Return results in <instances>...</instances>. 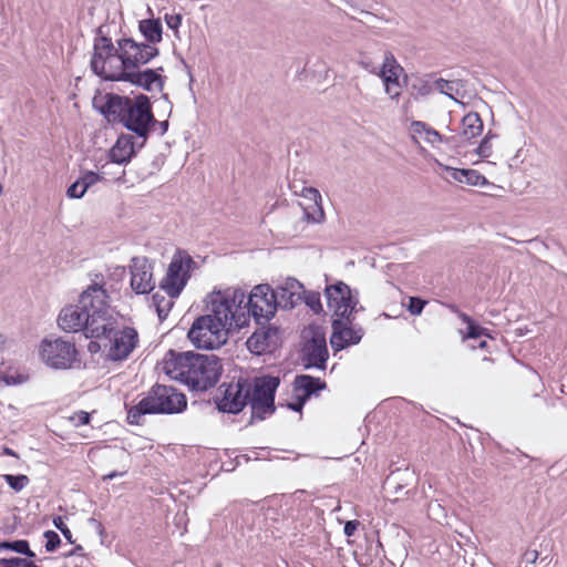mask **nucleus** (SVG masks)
Wrapping results in <instances>:
<instances>
[{"instance_id":"nucleus-1","label":"nucleus","mask_w":567,"mask_h":567,"mask_svg":"<svg viewBox=\"0 0 567 567\" xmlns=\"http://www.w3.org/2000/svg\"><path fill=\"white\" fill-rule=\"evenodd\" d=\"M103 104H97V97L93 99V106L107 120L118 122L127 131L143 138L142 147L150 133L155 127L157 120L153 113L151 97L140 93L134 97L106 93L103 96Z\"/></svg>"},{"instance_id":"nucleus-2","label":"nucleus","mask_w":567,"mask_h":567,"mask_svg":"<svg viewBox=\"0 0 567 567\" xmlns=\"http://www.w3.org/2000/svg\"><path fill=\"white\" fill-rule=\"evenodd\" d=\"M279 384L280 378L270 374L255 378L252 384L249 381L247 405L251 408V415L248 425L276 412L275 398Z\"/></svg>"},{"instance_id":"nucleus-3","label":"nucleus","mask_w":567,"mask_h":567,"mask_svg":"<svg viewBox=\"0 0 567 567\" xmlns=\"http://www.w3.org/2000/svg\"><path fill=\"white\" fill-rule=\"evenodd\" d=\"M223 364L215 354H200L195 352L190 370H186L185 385L192 391H207L220 379Z\"/></svg>"},{"instance_id":"nucleus-4","label":"nucleus","mask_w":567,"mask_h":567,"mask_svg":"<svg viewBox=\"0 0 567 567\" xmlns=\"http://www.w3.org/2000/svg\"><path fill=\"white\" fill-rule=\"evenodd\" d=\"M116 43L121 47V53L115 65H111L112 72L141 69L159 54L157 47L137 42L133 38L123 37Z\"/></svg>"},{"instance_id":"nucleus-5","label":"nucleus","mask_w":567,"mask_h":567,"mask_svg":"<svg viewBox=\"0 0 567 567\" xmlns=\"http://www.w3.org/2000/svg\"><path fill=\"white\" fill-rule=\"evenodd\" d=\"M229 328L217 326L209 315L197 317L192 323L187 338L196 349L214 350L228 340Z\"/></svg>"},{"instance_id":"nucleus-6","label":"nucleus","mask_w":567,"mask_h":567,"mask_svg":"<svg viewBox=\"0 0 567 567\" xmlns=\"http://www.w3.org/2000/svg\"><path fill=\"white\" fill-rule=\"evenodd\" d=\"M121 47L113 43L112 38L104 32V25L95 29L93 41V53L90 61L91 71L102 80L106 81L112 73L111 65H115L120 56Z\"/></svg>"},{"instance_id":"nucleus-7","label":"nucleus","mask_w":567,"mask_h":567,"mask_svg":"<svg viewBox=\"0 0 567 567\" xmlns=\"http://www.w3.org/2000/svg\"><path fill=\"white\" fill-rule=\"evenodd\" d=\"M58 324L64 331H83L89 339L106 336L105 333L111 331L110 328L99 324L94 318H91V315L85 311L80 301L78 305L68 306L61 310Z\"/></svg>"},{"instance_id":"nucleus-8","label":"nucleus","mask_w":567,"mask_h":567,"mask_svg":"<svg viewBox=\"0 0 567 567\" xmlns=\"http://www.w3.org/2000/svg\"><path fill=\"white\" fill-rule=\"evenodd\" d=\"M40 355L43 362L55 370L71 369L78 361L74 342L63 338L47 337L41 341Z\"/></svg>"},{"instance_id":"nucleus-9","label":"nucleus","mask_w":567,"mask_h":567,"mask_svg":"<svg viewBox=\"0 0 567 567\" xmlns=\"http://www.w3.org/2000/svg\"><path fill=\"white\" fill-rule=\"evenodd\" d=\"M249 380L238 378L231 382H223L217 393L213 396V402L220 413L239 414L247 405Z\"/></svg>"},{"instance_id":"nucleus-10","label":"nucleus","mask_w":567,"mask_h":567,"mask_svg":"<svg viewBox=\"0 0 567 567\" xmlns=\"http://www.w3.org/2000/svg\"><path fill=\"white\" fill-rule=\"evenodd\" d=\"M196 265L194 259L185 251L177 250L174 255L166 276L159 282V288L165 290L168 297L177 298L186 286L190 269Z\"/></svg>"},{"instance_id":"nucleus-11","label":"nucleus","mask_w":567,"mask_h":567,"mask_svg":"<svg viewBox=\"0 0 567 567\" xmlns=\"http://www.w3.org/2000/svg\"><path fill=\"white\" fill-rule=\"evenodd\" d=\"M154 414H176L187 408V398L173 386L156 383L144 396Z\"/></svg>"},{"instance_id":"nucleus-12","label":"nucleus","mask_w":567,"mask_h":567,"mask_svg":"<svg viewBox=\"0 0 567 567\" xmlns=\"http://www.w3.org/2000/svg\"><path fill=\"white\" fill-rule=\"evenodd\" d=\"M101 326H106L111 331L105 333L106 336L94 337L93 339L104 340V349H110L109 358L112 361L126 359L136 347L138 340L136 330L131 327H124L122 331H117L112 321L101 323Z\"/></svg>"},{"instance_id":"nucleus-13","label":"nucleus","mask_w":567,"mask_h":567,"mask_svg":"<svg viewBox=\"0 0 567 567\" xmlns=\"http://www.w3.org/2000/svg\"><path fill=\"white\" fill-rule=\"evenodd\" d=\"M276 296L268 284H260L252 288L245 303L249 315L257 324L268 323L276 315Z\"/></svg>"},{"instance_id":"nucleus-14","label":"nucleus","mask_w":567,"mask_h":567,"mask_svg":"<svg viewBox=\"0 0 567 567\" xmlns=\"http://www.w3.org/2000/svg\"><path fill=\"white\" fill-rule=\"evenodd\" d=\"M310 338L301 347V361L305 369L317 368L326 370L329 359V351L326 333L319 326H310Z\"/></svg>"},{"instance_id":"nucleus-15","label":"nucleus","mask_w":567,"mask_h":567,"mask_svg":"<svg viewBox=\"0 0 567 567\" xmlns=\"http://www.w3.org/2000/svg\"><path fill=\"white\" fill-rule=\"evenodd\" d=\"M163 72V66L145 70L136 69L132 71L121 70L118 72L110 73L106 81L128 82L132 85L141 87L147 92L153 91L154 86H156L157 90L162 92L166 82V76L162 74Z\"/></svg>"},{"instance_id":"nucleus-16","label":"nucleus","mask_w":567,"mask_h":567,"mask_svg":"<svg viewBox=\"0 0 567 567\" xmlns=\"http://www.w3.org/2000/svg\"><path fill=\"white\" fill-rule=\"evenodd\" d=\"M109 299L110 296L106 289L103 285L97 282L90 285L79 298L80 305H83L85 311L89 312L91 318H94L99 324L106 323L112 319L109 315Z\"/></svg>"},{"instance_id":"nucleus-17","label":"nucleus","mask_w":567,"mask_h":567,"mask_svg":"<svg viewBox=\"0 0 567 567\" xmlns=\"http://www.w3.org/2000/svg\"><path fill=\"white\" fill-rule=\"evenodd\" d=\"M327 306L332 311H339L341 308L351 307L354 309L359 305V291L351 289L349 285L341 280L333 284H327L324 287Z\"/></svg>"},{"instance_id":"nucleus-18","label":"nucleus","mask_w":567,"mask_h":567,"mask_svg":"<svg viewBox=\"0 0 567 567\" xmlns=\"http://www.w3.org/2000/svg\"><path fill=\"white\" fill-rule=\"evenodd\" d=\"M194 353V351L169 349L162 360L163 371L171 379L185 384L187 378L186 370H190Z\"/></svg>"},{"instance_id":"nucleus-19","label":"nucleus","mask_w":567,"mask_h":567,"mask_svg":"<svg viewBox=\"0 0 567 567\" xmlns=\"http://www.w3.org/2000/svg\"><path fill=\"white\" fill-rule=\"evenodd\" d=\"M259 326L246 341L247 349L255 355L270 353L278 344L279 328L267 323Z\"/></svg>"},{"instance_id":"nucleus-20","label":"nucleus","mask_w":567,"mask_h":567,"mask_svg":"<svg viewBox=\"0 0 567 567\" xmlns=\"http://www.w3.org/2000/svg\"><path fill=\"white\" fill-rule=\"evenodd\" d=\"M131 287L137 295L150 293L155 288L152 265L146 257H133L130 265Z\"/></svg>"},{"instance_id":"nucleus-21","label":"nucleus","mask_w":567,"mask_h":567,"mask_svg":"<svg viewBox=\"0 0 567 567\" xmlns=\"http://www.w3.org/2000/svg\"><path fill=\"white\" fill-rule=\"evenodd\" d=\"M303 285L296 278H287L285 284L272 289L276 296V310L278 308L291 310L301 302Z\"/></svg>"},{"instance_id":"nucleus-22","label":"nucleus","mask_w":567,"mask_h":567,"mask_svg":"<svg viewBox=\"0 0 567 567\" xmlns=\"http://www.w3.org/2000/svg\"><path fill=\"white\" fill-rule=\"evenodd\" d=\"M136 153L134 136L122 133L109 150L107 157L111 163L126 165L136 156Z\"/></svg>"},{"instance_id":"nucleus-23","label":"nucleus","mask_w":567,"mask_h":567,"mask_svg":"<svg viewBox=\"0 0 567 567\" xmlns=\"http://www.w3.org/2000/svg\"><path fill=\"white\" fill-rule=\"evenodd\" d=\"M443 177L446 181H455L471 186H486L489 184L487 178L476 169L472 168H455L446 165H441Z\"/></svg>"},{"instance_id":"nucleus-24","label":"nucleus","mask_w":567,"mask_h":567,"mask_svg":"<svg viewBox=\"0 0 567 567\" xmlns=\"http://www.w3.org/2000/svg\"><path fill=\"white\" fill-rule=\"evenodd\" d=\"M415 481V474L413 471H410L409 467L405 468H395L392 470L391 473L386 476L384 481V488L392 491L396 498H400L403 495H408L409 492L404 491L411 483Z\"/></svg>"},{"instance_id":"nucleus-25","label":"nucleus","mask_w":567,"mask_h":567,"mask_svg":"<svg viewBox=\"0 0 567 567\" xmlns=\"http://www.w3.org/2000/svg\"><path fill=\"white\" fill-rule=\"evenodd\" d=\"M363 310V307H351L341 308L339 311H333V319L331 320L332 328V340L340 341L341 333L348 330V327L360 326L355 323V313Z\"/></svg>"},{"instance_id":"nucleus-26","label":"nucleus","mask_w":567,"mask_h":567,"mask_svg":"<svg viewBox=\"0 0 567 567\" xmlns=\"http://www.w3.org/2000/svg\"><path fill=\"white\" fill-rule=\"evenodd\" d=\"M402 71L403 68L396 62L394 55L385 51L383 63L378 74L382 78L388 94H391V85L400 86L399 78Z\"/></svg>"},{"instance_id":"nucleus-27","label":"nucleus","mask_w":567,"mask_h":567,"mask_svg":"<svg viewBox=\"0 0 567 567\" xmlns=\"http://www.w3.org/2000/svg\"><path fill=\"white\" fill-rule=\"evenodd\" d=\"M301 196L313 203L312 206L303 208V219L308 223H321L324 219V212L321 206V195L315 187H303Z\"/></svg>"},{"instance_id":"nucleus-28","label":"nucleus","mask_w":567,"mask_h":567,"mask_svg":"<svg viewBox=\"0 0 567 567\" xmlns=\"http://www.w3.org/2000/svg\"><path fill=\"white\" fill-rule=\"evenodd\" d=\"M462 132L458 137V142L455 146H461L464 142H470L472 138L480 136L483 132V121L477 112H470L463 116Z\"/></svg>"},{"instance_id":"nucleus-29","label":"nucleus","mask_w":567,"mask_h":567,"mask_svg":"<svg viewBox=\"0 0 567 567\" xmlns=\"http://www.w3.org/2000/svg\"><path fill=\"white\" fill-rule=\"evenodd\" d=\"M293 391H301L307 398L318 395V393L327 388V383L320 378H316L309 374H298L293 380Z\"/></svg>"},{"instance_id":"nucleus-30","label":"nucleus","mask_w":567,"mask_h":567,"mask_svg":"<svg viewBox=\"0 0 567 567\" xmlns=\"http://www.w3.org/2000/svg\"><path fill=\"white\" fill-rule=\"evenodd\" d=\"M210 305L212 315H209V317L213 320H216L217 326H223L224 328H227V324L229 323V317L234 308L224 298L223 292H216V295L210 300Z\"/></svg>"},{"instance_id":"nucleus-31","label":"nucleus","mask_w":567,"mask_h":567,"mask_svg":"<svg viewBox=\"0 0 567 567\" xmlns=\"http://www.w3.org/2000/svg\"><path fill=\"white\" fill-rule=\"evenodd\" d=\"M411 128L414 134H425L426 142L434 145L435 143H445L449 145H456L458 142L457 136H444L440 134L436 130L431 127L429 124L422 121H413L411 123Z\"/></svg>"},{"instance_id":"nucleus-32","label":"nucleus","mask_w":567,"mask_h":567,"mask_svg":"<svg viewBox=\"0 0 567 567\" xmlns=\"http://www.w3.org/2000/svg\"><path fill=\"white\" fill-rule=\"evenodd\" d=\"M138 31L144 37V43L155 45L163 40V27L159 19H143L138 22Z\"/></svg>"},{"instance_id":"nucleus-33","label":"nucleus","mask_w":567,"mask_h":567,"mask_svg":"<svg viewBox=\"0 0 567 567\" xmlns=\"http://www.w3.org/2000/svg\"><path fill=\"white\" fill-rule=\"evenodd\" d=\"M364 336V329L361 326H351L348 327V330L341 333L340 341L332 340V334L330 336V346L334 352L341 351L350 346H355L360 343Z\"/></svg>"},{"instance_id":"nucleus-34","label":"nucleus","mask_w":567,"mask_h":567,"mask_svg":"<svg viewBox=\"0 0 567 567\" xmlns=\"http://www.w3.org/2000/svg\"><path fill=\"white\" fill-rule=\"evenodd\" d=\"M11 550L17 554L25 556L27 559L35 558V553L31 550L30 544L27 539H16V540H2L0 542V553Z\"/></svg>"},{"instance_id":"nucleus-35","label":"nucleus","mask_w":567,"mask_h":567,"mask_svg":"<svg viewBox=\"0 0 567 567\" xmlns=\"http://www.w3.org/2000/svg\"><path fill=\"white\" fill-rule=\"evenodd\" d=\"M146 414H154L148 402L143 398L136 405L127 410V423L132 425L143 424V416Z\"/></svg>"},{"instance_id":"nucleus-36","label":"nucleus","mask_w":567,"mask_h":567,"mask_svg":"<svg viewBox=\"0 0 567 567\" xmlns=\"http://www.w3.org/2000/svg\"><path fill=\"white\" fill-rule=\"evenodd\" d=\"M301 301H303L313 313L321 315L323 312L320 292L315 290H306L303 288L301 289Z\"/></svg>"},{"instance_id":"nucleus-37","label":"nucleus","mask_w":567,"mask_h":567,"mask_svg":"<svg viewBox=\"0 0 567 567\" xmlns=\"http://www.w3.org/2000/svg\"><path fill=\"white\" fill-rule=\"evenodd\" d=\"M173 298L169 297V299H167L164 295H162L161 292H155L153 296H152V301H153V305L155 306L156 308V311H157V316H158V319L161 321L165 320L166 317L168 316V312L171 311L174 302L172 301Z\"/></svg>"},{"instance_id":"nucleus-38","label":"nucleus","mask_w":567,"mask_h":567,"mask_svg":"<svg viewBox=\"0 0 567 567\" xmlns=\"http://www.w3.org/2000/svg\"><path fill=\"white\" fill-rule=\"evenodd\" d=\"M251 315H249V311L247 310V313L244 311V309L235 308L229 317V323L227 324V328H229V332L231 330H240L244 327L248 326Z\"/></svg>"},{"instance_id":"nucleus-39","label":"nucleus","mask_w":567,"mask_h":567,"mask_svg":"<svg viewBox=\"0 0 567 567\" xmlns=\"http://www.w3.org/2000/svg\"><path fill=\"white\" fill-rule=\"evenodd\" d=\"M223 296L234 309L235 308L246 309V307H245V303L247 302L246 295H245V291L241 290L240 288H236L231 291L227 290L223 293Z\"/></svg>"},{"instance_id":"nucleus-40","label":"nucleus","mask_w":567,"mask_h":567,"mask_svg":"<svg viewBox=\"0 0 567 567\" xmlns=\"http://www.w3.org/2000/svg\"><path fill=\"white\" fill-rule=\"evenodd\" d=\"M2 477L14 492L22 491L30 483V478L24 474H4Z\"/></svg>"},{"instance_id":"nucleus-41","label":"nucleus","mask_w":567,"mask_h":567,"mask_svg":"<svg viewBox=\"0 0 567 567\" xmlns=\"http://www.w3.org/2000/svg\"><path fill=\"white\" fill-rule=\"evenodd\" d=\"M78 179L81 184L82 192L86 193L87 189L95 185L97 182L104 181V177L93 171H84Z\"/></svg>"},{"instance_id":"nucleus-42","label":"nucleus","mask_w":567,"mask_h":567,"mask_svg":"<svg viewBox=\"0 0 567 567\" xmlns=\"http://www.w3.org/2000/svg\"><path fill=\"white\" fill-rule=\"evenodd\" d=\"M0 567H40L32 559L22 557L0 558Z\"/></svg>"},{"instance_id":"nucleus-43","label":"nucleus","mask_w":567,"mask_h":567,"mask_svg":"<svg viewBox=\"0 0 567 567\" xmlns=\"http://www.w3.org/2000/svg\"><path fill=\"white\" fill-rule=\"evenodd\" d=\"M411 90L415 100H417L419 96H426L433 92L432 85L429 83V81L423 79H416L415 82L411 85Z\"/></svg>"},{"instance_id":"nucleus-44","label":"nucleus","mask_w":567,"mask_h":567,"mask_svg":"<svg viewBox=\"0 0 567 567\" xmlns=\"http://www.w3.org/2000/svg\"><path fill=\"white\" fill-rule=\"evenodd\" d=\"M43 536L45 538V550L48 553L55 551L59 548V546L61 545V538L56 532L47 530V532H44Z\"/></svg>"},{"instance_id":"nucleus-45","label":"nucleus","mask_w":567,"mask_h":567,"mask_svg":"<svg viewBox=\"0 0 567 567\" xmlns=\"http://www.w3.org/2000/svg\"><path fill=\"white\" fill-rule=\"evenodd\" d=\"M426 303L421 297H410L406 309L412 316H420Z\"/></svg>"},{"instance_id":"nucleus-46","label":"nucleus","mask_w":567,"mask_h":567,"mask_svg":"<svg viewBox=\"0 0 567 567\" xmlns=\"http://www.w3.org/2000/svg\"><path fill=\"white\" fill-rule=\"evenodd\" d=\"M53 525L56 529H59L63 537L68 540L70 544H74L75 540L73 539L72 533L70 528L65 525L64 518L62 516H55L53 518Z\"/></svg>"},{"instance_id":"nucleus-47","label":"nucleus","mask_w":567,"mask_h":567,"mask_svg":"<svg viewBox=\"0 0 567 567\" xmlns=\"http://www.w3.org/2000/svg\"><path fill=\"white\" fill-rule=\"evenodd\" d=\"M476 154L481 158H488L492 155V143L488 138H483L476 148Z\"/></svg>"},{"instance_id":"nucleus-48","label":"nucleus","mask_w":567,"mask_h":567,"mask_svg":"<svg viewBox=\"0 0 567 567\" xmlns=\"http://www.w3.org/2000/svg\"><path fill=\"white\" fill-rule=\"evenodd\" d=\"M164 20L166 22V25L169 29L177 31L182 24L183 16L181 13H176V14L166 13L164 17Z\"/></svg>"},{"instance_id":"nucleus-49","label":"nucleus","mask_w":567,"mask_h":567,"mask_svg":"<svg viewBox=\"0 0 567 567\" xmlns=\"http://www.w3.org/2000/svg\"><path fill=\"white\" fill-rule=\"evenodd\" d=\"M85 195V192H82L81 184L79 179L73 182L66 189V196L70 198L80 199Z\"/></svg>"},{"instance_id":"nucleus-50","label":"nucleus","mask_w":567,"mask_h":567,"mask_svg":"<svg viewBox=\"0 0 567 567\" xmlns=\"http://www.w3.org/2000/svg\"><path fill=\"white\" fill-rule=\"evenodd\" d=\"M464 338H466V339H480V338H482V326H480L475 321L470 323V326L466 328V333H465Z\"/></svg>"},{"instance_id":"nucleus-51","label":"nucleus","mask_w":567,"mask_h":567,"mask_svg":"<svg viewBox=\"0 0 567 567\" xmlns=\"http://www.w3.org/2000/svg\"><path fill=\"white\" fill-rule=\"evenodd\" d=\"M309 400V398L305 396L303 394H300L297 396V400L295 402H288L287 408L293 412L301 413L305 404Z\"/></svg>"},{"instance_id":"nucleus-52","label":"nucleus","mask_w":567,"mask_h":567,"mask_svg":"<svg viewBox=\"0 0 567 567\" xmlns=\"http://www.w3.org/2000/svg\"><path fill=\"white\" fill-rule=\"evenodd\" d=\"M435 87L443 94L447 95L449 97L453 99L452 94L449 92L450 90H453L452 82L445 79H437L434 82Z\"/></svg>"},{"instance_id":"nucleus-53","label":"nucleus","mask_w":567,"mask_h":567,"mask_svg":"<svg viewBox=\"0 0 567 567\" xmlns=\"http://www.w3.org/2000/svg\"><path fill=\"white\" fill-rule=\"evenodd\" d=\"M538 558V551L536 549H528L523 554L524 567H535V563Z\"/></svg>"},{"instance_id":"nucleus-54","label":"nucleus","mask_w":567,"mask_h":567,"mask_svg":"<svg viewBox=\"0 0 567 567\" xmlns=\"http://www.w3.org/2000/svg\"><path fill=\"white\" fill-rule=\"evenodd\" d=\"M90 420H91V414L89 412H85V411H78L72 416V421L75 422L76 426H79V425H86V424L90 423Z\"/></svg>"},{"instance_id":"nucleus-55","label":"nucleus","mask_w":567,"mask_h":567,"mask_svg":"<svg viewBox=\"0 0 567 567\" xmlns=\"http://www.w3.org/2000/svg\"><path fill=\"white\" fill-rule=\"evenodd\" d=\"M359 64L367 71L371 72V73H375L378 74V70H377V66L374 65V63L372 62V60L365 55V54H361L360 56V60H359Z\"/></svg>"},{"instance_id":"nucleus-56","label":"nucleus","mask_w":567,"mask_h":567,"mask_svg":"<svg viewBox=\"0 0 567 567\" xmlns=\"http://www.w3.org/2000/svg\"><path fill=\"white\" fill-rule=\"evenodd\" d=\"M27 380V378L24 375H21V374H18V375H12V374H4L3 375V381L7 385H17V384H21L23 383L24 381Z\"/></svg>"},{"instance_id":"nucleus-57","label":"nucleus","mask_w":567,"mask_h":567,"mask_svg":"<svg viewBox=\"0 0 567 567\" xmlns=\"http://www.w3.org/2000/svg\"><path fill=\"white\" fill-rule=\"evenodd\" d=\"M360 525V522L357 519L347 520L343 527V533L346 536L350 537L354 535L355 530L358 529Z\"/></svg>"},{"instance_id":"nucleus-58","label":"nucleus","mask_w":567,"mask_h":567,"mask_svg":"<svg viewBox=\"0 0 567 567\" xmlns=\"http://www.w3.org/2000/svg\"><path fill=\"white\" fill-rule=\"evenodd\" d=\"M104 340H100V339H92L89 344H87V351L91 353V354H95V353H99L102 349H104Z\"/></svg>"},{"instance_id":"nucleus-59","label":"nucleus","mask_w":567,"mask_h":567,"mask_svg":"<svg viewBox=\"0 0 567 567\" xmlns=\"http://www.w3.org/2000/svg\"><path fill=\"white\" fill-rule=\"evenodd\" d=\"M450 308H451V310H452V311H454V312H456V313H457L458 318H460L464 323H466V324H467V327L470 326V323H472V322L474 321V320H473L468 315H466V313H464V312H461V311L457 309V307H456L455 305H451V306H450Z\"/></svg>"},{"instance_id":"nucleus-60","label":"nucleus","mask_w":567,"mask_h":567,"mask_svg":"<svg viewBox=\"0 0 567 567\" xmlns=\"http://www.w3.org/2000/svg\"><path fill=\"white\" fill-rule=\"evenodd\" d=\"M84 548L82 545H75L70 551L64 554V557H72L75 555L83 556Z\"/></svg>"},{"instance_id":"nucleus-61","label":"nucleus","mask_w":567,"mask_h":567,"mask_svg":"<svg viewBox=\"0 0 567 567\" xmlns=\"http://www.w3.org/2000/svg\"><path fill=\"white\" fill-rule=\"evenodd\" d=\"M156 125L159 127V135H164L167 132L169 124H168V121L165 120V121H157L155 126Z\"/></svg>"},{"instance_id":"nucleus-62","label":"nucleus","mask_w":567,"mask_h":567,"mask_svg":"<svg viewBox=\"0 0 567 567\" xmlns=\"http://www.w3.org/2000/svg\"><path fill=\"white\" fill-rule=\"evenodd\" d=\"M90 520H91V523H93L95 525L96 530H99V533L102 535L104 532V527H103L102 523H100L95 518H91Z\"/></svg>"},{"instance_id":"nucleus-63","label":"nucleus","mask_w":567,"mask_h":567,"mask_svg":"<svg viewBox=\"0 0 567 567\" xmlns=\"http://www.w3.org/2000/svg\"><path fill=\"white\" fill-rule=\"evenodd\" d=\"M3 454L9 455V456H16V457L18 456L17 453L8 446H3Z\"/></svg>"},{"instance_id":"nucleus-64","label":"nucleus","mask_w":567,"mask_h":567,"mask_svg":"<svg viewBox=\"0 0 567 567\" xmlns=\"http://www.w3.org/2000/svg\"><path fill=\"white\" fill-rule=\"evenodd\" d=\"M392 100H399L401 93L391 87V94H389Z\"/></svg>"}]
</instances>
